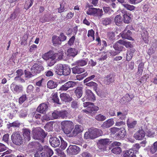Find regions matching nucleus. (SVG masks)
<instances>
[{
  "instance_id": "1",
  "label": "nucleus",
  "mask_w": 157,
  "mask_h": 157,
  "mask_svg": "<svg viewBox=\"0 0 157 157\" xmlns=\"http://www.w3.org/2000/svg\"><path fill=\"white\" fill-rule=\"evenodd\" d=\"M30 144L35 145L38 151L35 154L34 157H51L53 154V151L48 147L43 149L40 144L36 142H32Z\"/></svg>"
},
{
  "instance_id": "2",
  "label": "nucleus",
  "mask_w": 157,
  "mask_h": 157,
  "mask_svg": "<svg viewBox=\"0 0 157 157\" xmlns=\"http://www.w3.org/2000/svg\"><path fill=\"white\" fill-rule=\"evenodd\" d=\"M62 125L64 133L69 137H72L71 136V135L72 132V129L74 128L73 123L70 121H65L62 122Z\"/></svg>"
},
{
  "instance_id": "3",
  "label": "nucleus",
  "mask_w": 157,
  "mask_h": 157,
  "mask_svg": "<svg viewBox=\"0 0 157 157\" xmlns=\"http://www.w3.org/2000/svg\"><path fill=\"white\" fill-rule=\"evenodd\" d=\"M100 132H102L101 130L96 128H90L88 132L85 133L84 138L86 139H94L97 136Z\"/></svg>"
},
{
  "instance_id": "4",
  "label": "nucleus",
  "mask_w": 157,
  "mask_h": 157,
  "mask_svg": "<svg viewBox=\"0 0 157 157\" xmlns=\"http://www.w3.org/2000/svg\"><path fill=\"white\" fill-rule=\"evenodd\" d=\"M32 134L34 139L38 140H42L46 135L44 131L40 128L34 129Z\"/></svg>"
},
{
  "instance_id": "5",
  "label": "nucleus",
  "mask_w": 157,
  "mask_h": 157,
  "mask_svg": "<svg viewBox=\"0 0 157 157\" xmlns=\"http://www.w3.org/2000/svg\"><path fill=\"white\" fill-rule=\"evenodd\" d=\"M11 139L13 143L17 145L22 144L24 141L22 136L19 132H13L11 136Z\"/></svg>"
},
{
  "instance_id": "6",
  "label": "nucleus",
  "mask_w": 157,
  "mask_h": 157,
  "mask_svg": "<svg viewBox=\"0 0 157 157\" xmlns=\"http://www.w3.org/2000/svg\"><path fill=\"white\" fill-rule=\"evenodd\" d=\"M84 107H87L86 109L83 110L82 111L87 114L91 113L94 111H97L99 109V107L95 106L93 104L88 102H86L83 103Z\"/></svg>"
},
{
  "instance_id": "7",
  "label": "nucleus",
  "mask_w": 157,
  "mask_h": 157,
  "mask_svg": "<svg viewBox=\"0 0 157 157\" xmlns=\"http://www.w3.org/2000/svg\"><path fill=\"white\" fill-rule=\"evenodd\" d=\"M121 143L118 142H114L111 144V147L109 149H111V152L116 154H119L121 152V148L119 147Z\"/></svg>"
},
{
  "instance_id": "8",
  "label": "nucleus",
  "mask_w": 157,
  "mask_h": 157,
  "mask_svg": "<svg viewBox=\"0 0 157 157\" xmlns=\"http://www.w3.org/2000/svg\"><path fill=\"white\" fill-rule=\"evenodd\" d=\"M111 142V141L108 139L100 140L98 143V147L101 151H104L106 150V146L109 144Z\"/></svg>"
},
{
  "instance_id": "9",
  "label": "nucleus",
  "mask_w": 157,
  "mask_h": 157,
  "mask_svg": "<svg viewBox=\"0 0 157 157\" xmlns=\"http://www.w3.org/2000/svg\"><path fill=\"white\" fill-rule=\"evenodd\" d=\"M85 85L88 86L92 88L94 90L96 91L97 94L101 97H105L106 94H105L103 92L101 91H98L97 90L98 88V85L95 82L91 81L89 82H86Z\"/></svg>"
},
{
  "instance_id": "10",
  "label": "nucleus",
  "mask_w": 157,
  "mask_h": 157,
  "mask_svg": "<svg viewBox=\"0 0 157 157\" xmlns=\"http://www.w3.org/2000/svg\"><path fill=\"white\" fill-rule=\"evenodd\" d=\"M95 99V98L94 94L92 91L90 90H87L86 91V94L85 96L82 99V101H86L94 100Z\"/></svg>"
},
{
  "instance_id": "11",
  "label": "nucleus",
  "mask_w": 157,
  "mask_h": 157,
  "mask_svg": "<svg viewBox=\"0 0 157 157\" xmlns=\"http://www.w3.org/2000/svg\"><path fill=\"white\" fill-rule=\"evenodd\" d=\"M79 148L76 145H70L67 150L68 153L71 155H76L80 151Z\"/></svg>"
},
{
  "instance_id": "12",
  "label": "nucleus",
  "mask_w": 157,
  "mask_h": 157,
  "mask_svg": "<svg viewBox=\"0 0 157 157\" xmlns=\"http://www.w3.org/2000/svg\"><path fill=\"white\" fill-rule=\"evenodd\" d=\"M44 70L42 66L40 64H35L31 68V72L33 74L39 73Z\"/></svg>"
},
{
  "instance_id": "13",
  "label": "nucleus",
  "mask_w": 157,
  "mask_h": 157,
  "mask_svg": "<svg viewBox=\"0 0 157 157\" xmlns=\"http://www.w3.org/2000/svg\"><path fill=\"white\" fill-rule=\"evenodd\" d=\"M10 87L11 90L16 94H19L22 91L23 89L22 86L16 85L13 82L11 84Z\"/></svg>"
},
{
  "instance_id": "14",
  "label": "nucleus",
  "mask_w": 157,
  "mask_h": 157,
  "mask_svg": "<svg viewBox=\"0 0 157 157\" xmlns=\"http://www.w3.org/2000/svg\"><path fill=\"white\" fill-rule=\"evenodd\" d=\"M76 82H75L69 81L62 85L60 88V89L62 90H67L69 88L73 87L75 86Z\"/></svg>"
},
{
  "instance_id": "15",
  "label": "nucleus",
  "mask_w": 157,
  "mask_h": 157,
  "mask_svg": "<svg viewBox=\"0 0 157 157\" xmlns=\"http://www.w3.org/2000/svg\"><path fill=\"white\" fill-rule=\"evenodd\" d=\"M48 106L47 103H42L40 104L36 109V111L39 113H44L47 111Z\"/></svg>"
},
{
  "instance_id": "16",
  "label": "nucleus",
  "mask_w": 157,
  "mask_h": 157,
  "mask_svg": "<svg viewBox=\"0 0 157 157\" xmlns=\"http://www.w3.org/2000/svg\"><path fill=\"white\" fill-rule=\"evenodd\" d=\"M120 34L123 38L127 39L129 40H133L131 36L132 34L131 32L129 30H127L126 28Z\"/></svg>"
},
{
  "instance_id": "17",
  "label": "nucleus",
  "mask_w": 157,
  "mask_h": 157,
  "mask_svg": "<svg viewBox=\"0 0 157 157\" xmlns=\"http://www.w3.org/2000/svg\"><path fill=\"white\" fill-rule=\"evenodd\" d=\"M56 54L54 53L51 51L48 52L44 54L42 56V58L45 60H47L50 59L51 60H55L56 59Z\"/></svg>"
},
{
  "instance_id": "18",
  "label": "nucleus",
  "mask_w": 157,
  "mask_h": 157,
  "mask_svg": "<svg viewBox=\"0 0 157 157\" xmlns=\"http://www.w3.org/2000/svg\"><path fill=\"white\" fill-rule=\"evenodd\" d=\"M83 131V128L81 125H76L71 135V136H72V137H75L78 133L82 132Z\"/></svg>"
},
{
  "instance_id": "19",
  "label": "nucleus",
  "mask_w": 157,
  "mask_h": 157,
  "mask_svg": "<svg viewBox=\"0 0 157 157\" xmlns=\"http://www.w3.org/2000/svg\"><path fill=\"white\" fill-rule=\"evenodd\" d=\"M60 138L52 137L50 138L49 141L50 144L52 147H56L59 145L60 144Z\"/></svg>"
},
{
  "instance_id": "20",
  "label": "nucleus",
  "mask_w": 157,
  "mask_h": 157,
  "mask_svg": "<svg viewBox=\"0 0 157 157\" xmlns=\"http://www.w3.org/2000/svg\"><path fill=\"white\" fill-rule=\"evenodd\" d=\"M145 136L144 131L141 130L137 131L134 135V137L137 140H143Z\"/></svg>"
},
{
  "instance_id": "21",
  "label": "nucleus",
  "mask_w": 157,
  "mask_h": 157,
  "mask_svg": "<svg viewBox=\"0 0 157 157\" xmlns=\"http://www.w3.org/2000/svg\"><path fill=\"white\" fill-rule=\"evenodd\" d=\"M114 124L113 119L111 118L107 120L101 125V127L103 129L109 128L112 126Z\"/></svg>"
},
{
  "instance_id": "22",
  "label": "nucleus",
  "mask_w": 157,
  "mask_h": 157,
  "mask_svg": "<svg viewBox=\"0 0 157 157\" xmlns=\"http://www.w3.org/2000/svg\"><path fill=\"white\" fill-rule=\"evenodd\" d=\"M22 132L24 140L25 141H29L31 138L30 130L28 129H23Z\"/></svg>"
},
{
  "instance_id": "23",
  "label": "nucleus",
  "mask_w": 157,
  "mask_h": 157,
  "mask_svg": "<svg viewBox=\"0 0 157 157\" xmlns=\"http://www.w3.org/2000/svg\"><path fill=\"white\" fill-rule=\"evenodd\" d=\"M123 153L124 157H136V153L134 152V151L132 149L124 151L123 152Z\"/></svg>"
},
{
  "instance_id": "24",
  "label": "nucleus",
  "mask_w": 157,
  "mask_h": 157,
  "mask_svg": "<svg viewBox=\"0 0 157 157\" xmlns=\"http://www.w3.org/2000/svg\"><path fill=\"white\" fill-rule=\"evenodd\" d=\"M91 6L89 4H88L87 7H89L88 9L86 11V13L88 15L96 16V12L97 11V9L93 7H91Z\"/></svg>"
},
{
  "instance_id": "25",
  "label": "nucleus",
  "mask_w": 157,
  "mask_h": 157,
  "mask_svg": "<svg viewBox=\"0 0 157 157\" xmlns=\"http://www.w3.org/2000/svg\"><path fill=\"white\" fill-rule=\"evenodd\" d=\"M127 124L129 128H133L135 127L137 124V121L133 120L128 119L127 121Z\"/></svg>"
},
{
  "instance_id": "26",
  "label": "nucleus",
  "mask_w": 157,
  "mask_h": 157,
  "mask_svg": "<svg viewBox=\"0 0 157 157\" xmlns=\"http://www.w3.org/2000/svg\"><path fill=\"white\" fill-rule=\"evenodd\" d=\"M72 73L74 74H79L84 72L85 70L83 68L76 66L72 68Z\"/></svg>"
},
{
  "instance_id": "27",
  "label": "nucleus",
  "mask_w": 157,
  "mask_h": 157,
  "mask_svg": "<svg viewBox=\"0 0 157 157\" xmlns=\"http://www.w3.org/2000/svg\"><path fill=\"white\" fill-rule=\"evenodd\" d=\"M60 97L62 101L65 102L71 101V98L69 95L66 93L61 94L60 95Z\"/></svg>"
},
{
  "instance_id": "28",
  "label": "nucleus",
  "mask_w": 157,
  "mask_h": 157,
  "mask_svg": "<svg viewBox=\"0 0 157 157\" xmlns=\"http://www.w3.org/2000/svg\"><path fill=\"white\" fill-rule=\"evenodd\" d=\"M64 65L62 64H58L56 67L55 72L59 75H63Z\"/></svg>"
},
{
  "instance_id": "29",
  "label": "nucleus",
  "mask_w": 157,
  "mask_h": 157,
  "mask_svg": "<svg viewBox=\"0 0 157 157\" xmlns=\"http://www.w3.org/2000/svg\"><path fill=\"white\" fill-rule=\"evenodd\" d=\"M123 19L120 15H117L114 18V22L118 26L121 25L122 23Z\"/></svg>"
},
{
  "instance_id": "30",
  "label": "nucleus",
  "mask_w": 157,
  "mask_h": 157,
  "mask_svg": "<svg viewBox=\"0 0 157 157\" xmlns=\"http://www.w3.org/2000/svg\"><path fill=\"white\" fill-rule=\"evenodd\" d=\"M67 55L69 56H75L77 54V51L75 49L71 48L67 50Z\"/></svg>"
},
{
  "instance_id": "31",
  "label": "nucleus",
  "mask_w": 157,
  "mask_h": 157,
  "mask_svg": "<svg viewBox=\"0 0 157 157\" xmlns=\"http://www.w3.org/2000/svg\"><path fill=\"white\" fill-rule=\"evenodd\" d=\"M121 44L118 40L113 46L114 48L118 52H120L122 50L124 47L122 46Z\"/></svg>"
},
{
  "instance_id": "32",
  "label": "nucleus",
  "mask_w": 157,
  "mask_h": 157,
  "mask_svg": "<svg viewBox=\"0 0 157 157\" xmlns=\"http://www.w3.org/2000/svg\"><path fill=\"white\" fill-rule=\"evenodd\" d=\"M125 131L124 128H118L117 136L120 137L121 138H123L125 136Z\"/></svg>"
},
{
  "instance_id": "33",
  "label": "nucleus",
  "mask_w": 157,
  "mask_h": 157,
  "mask_svg": "<svg viewBox=\"0 0 157 157\" xmlns=\"http://www.w3.org/2000/svg\"><path fill=\"white\" fill-rule=\"evenodd\" d=\"M57 86V83L52 80L49 81L47 84V87L51 89L55 88Z\"/></svg>"
},
{
  "instance_id": "34",
  "label": "nucleus",
  "mask_w": 157,
  "mask_h": 157,
  "mask_svg": "<svg viewBox=\"0 0 157 157\" xmlns=\"http://www.w3.org/2000/svg\"><path fill=\"white\" fill-rule=\"evenodd\" d=\"M75 93L77 97L79 98L82 94V89L81 87H78L75 90Z\"/></svg>"
},
{
  "instance_id": "35",
  "label": "nucleus",
  "mask_w": 157,
  "mask_h": 157,
  "mask_svg": "<svg viewBox=\"0 0 157 157\" xmlns=\"http://www.w3.org/2000/svg\"><path fill=\"white\" fill-rule=\"evenodd\" d=\"M119 42L123 45H124L126 48H131L132 47V45L131 42L126 41L123 40H119Z\"/></svg>"
},
{
  "instance_id": "36",
  "label": "nucleus",
  "mask_w": 157,
  "mask_h": 157,
  "mask_svg": "<svg viewBox=\"0 0 157 157\" xmlns=\"http://www.w3.org/2000/svg\"><path fill=\"white\" fill-rule=\"evenodd\" d=\"M71 72V70L69 67L65 65H64L62 73L63 75H69Z\"/></svg>"
},
{
  "instance_id": "37",
  "label": "nucleus",
  "mask_w": 157,
  "mask_h": 157,
  "mask_svg": "<svg viewBox=\"0 0 157 157\" xmlns=\"http://www.w3.org/2000/svg\"><path fill=\"white\" fill-rule=\"evenodd\" d=\"M112 19L111 17H106L102 19V22L103 25H109L112 22Z\"/></svg>"
},
{
  "instance_id": "38",
  "label": "nucleus",
  "mask_w": 157,
  "mask_h": 157,
  "mask_svg": "<svg viewBox=\"0 0 157 157\" xmlns=\"http://www.w3.org/2000/svg\"><path fill=\"white\" fill-rule=\"evenodd\" d=\"M61 141V145H60V147L61 149L63 150H64L67 146V144L66 142L64 141L63 138L61 136H59Z\"/></svg>"
},
{
  "instance_id": "39",
  "label": "nucleus",
  "mask_w": 157,
  "mask_h": 157,
  "mask_svg": "<svg viewBox=\"0 0 157 157\" xmlns=\"http://www.w3.org/2000/svg\"><path fill=\"white\" fill-rule=\"evenodd\" d=\"M52 42L54 46L61 44V41L58 37L54 36H52Z\"/></svg>"
},
{
  "instance_id": "40",
  "label": "nucleus",
  "mask_w": 157,
  "mask_h": 157,
  "mask_svg": "<svg viewBox=\"0 0 157 157\" xmlns=\"http://www.w3.org/2000/svg\"><path fill=\"white\" fill-rule=\"evenodd\" d=\"M88 61L87 59L85 60L81 59L77 61L76 63L78 66H83L86 65Z\"/></svg>"
},
{
  "instance_id": "41",
  "label": "nucleus",
  "mask_w": 157,
  "mask_h": 157,
  "mask_svg": "<svg viewBox=\"0 0 157 157\" xmlns=\"http://www.w3.org/2000/svg\"><path fill=\"white\" fill-rule=\"evenodd\" d=\"M69 116V113L66 111L63 110L59 112V117L62 118H66Z\"/></svg>"
},
{
  "instance_id": "42",
  "label": "nucleus",
  "mask_w": 157,
  "mask_h": 157,
  "mask_svg": "<svg viewBox=\"0 0 157 157\" xmlns=\"http://www.w3.org/2000/svg\"><path fill=\"white\" fill-rule=\"evenodd\" d=\"M124 21L125 23H128L130 22L131 17L130 14H124L123 15Z\"/></svg>"
},
{
  "instance_id": "43",
  "label": "nucleus",
  "mask_w": 157,
  "mask_h": 157,
  "mask_svg": "<svg viewBox=\"0 0 157 157\" xmlns=\"http://www.w3.org/2000/svg\"><path fill=\"white\" fill-rule=\"evenodd\" d=\"M132 96H130L129 94H126L125 97H123L121 100V102H122V100L124 101L122 102L123 103H125L126 102H128L130 101L132 99Z\"/></svg>"
},
{
  "instance_id": "44",
  "label": "nucleus",
  "mask_w": 157,
  "mask_h": 157,
  "mask_svg": "<svg viewBox=\"0 0 157 157\" xmlns=\"http://www.w3.org/2000/svg\"><path fill=\"white\" fill-rule=\"evenodd\" d=\"M114 81V77L113 75H109L106 77V84H109L110 82H113Z\"/></svg>"
},
{
  "instance_id": "45",
  "label": "nucleus",
  "mask_w": 157,
  "mask_h": 157,
  "mask_svg": "<svg viewBox=\"0 0 157 157\" xmlns=\"http://www.w3.org/2000/svg\"><path fill=\"white\" fill-rule=\"evenodd\" d=\"M135 51V50L132 49L128 51L127 53V59H128L129 60L132 57Z\"/></svg>"
},
{
  "instance_id": "46",
  "label": "nucleus",
  "mask_w": 157,
  "mask_h": 157,
  "mask_svg": "<svg viewBox=\"0 0 157 157\" xmlns=\"http://www.w3.org/2000/svg\"><path fill=\"white\" fill-rule=\"evenodd\" d=\"M52 98L54 102L58 104H59V99L58 97L57 93H53L52 94Z\"/></svg>"
},
{
  "instance_id": "47",
  "label": "nucleus",
  "mask_w": 157,
  "mask_h": 157,
  "mask_svg": "<svg viewBox=\"0 0 157 157\" xmlns=\"http://www.w3.org/2000/svg\"><path fill=\"white\" fill-rule=\"evenodd\" d=\"M150 127L148 126L147 128V130L146 132L147 133L148 136L149 137H152L154 136V132L153 131V129L152 128H149Z\"/></svg>"
},
{
  "instance_id": "48",
  "label": "nucleus",
  "mask_w": 157,
  "mask_h": 157,
  "mask_svg": "<svg viewBox=\"0 0 157 157\" xmlns=\"http://www.w3.org/2000/svg\"><path fill=\"white\" fill-rule=\"evenodd\" d=\"M95 119L98 121H103L106 119V117L101 114H99L96 116Z\"/></svg>"
},
{
  "instance_id": "49",
  "label": "nucleus",
  "mask_w": 157,
  "mask_h": 157,
  "mask_svg": "<svg viewBox=\"0 0 157 157\" xmlns=\"http://www.w3.org/2000/svg\"><path fill=\"white\" fill-rule=\"evenodd\" d=\"M126 115L124 112H117V116L121 120L125 119Z\"/></svg>"
},
{
  "instance_id": "50",
  "label": "nucleus",
  "mask_w": 157,
  "mask_h": 157,
  "mask_svg": "<svg viewBox=\"0 0 157 157\" xmlns=\"http://www.w3.org/2000/svg\"><path fill=\"white\" fill-rule=\"evenodd\" d=\"M33 0H28L26 2L25 4V8L27 10L29 9L32 5Z\"/></svg>"
},
{
  "instance_id": "51",
  "label": "nucleus",
  "mask_w": 157,
  "mask_h": 157,
  "mask_svg": "<svg viewBox=\"0 0 157 157\" xmlns=\"http://www.w3.org/2000/svg\"><path fill=\"white\" fill-rule=\"evenodd\" d=\"M123 6L127 10L130 11L134 10L135 9V7L133 5L128 4H123Z\"/></svg>"
},
{
  "instance_id": "52",
  "label": "nucleus",
  "mask_w": 157,
  "mask_h": 157,
  "mask_svg": "<svg viewBox=\"0 0 157 157\" xmlns=\"http://www.w3.org/2000/svg\"><path fill=\"white\" fill-rule=\"evenodd\" d=\"M87 36L88 37L91 38V40H94V31L93 30L91 29L88 31Z\"/></svg>"
},
{
  "instance_id": "53",
  "label": "nucleus",
  "mask_w": 157,
  "mask_h": 157,
  "mask_svg": "<svg viewBox=\"0 0 157 157\" xmlns=\"http://www.w3.org/2000/svg\"><path fill=\"white\" fill-rule=\"evenodd\" d=\"M96 12V16H97L98 18H100L103 15V11L102 9H97Z\"/></svg>"
},
{
  "instance_id": "54",
  "label": "nucleus",
  "mask_w": 157,
  "mask_h": 157,
  "mask_svg": "<svg viewBox=\"0 0 157 157\" xmlns=\"http://www.w3.org/2000/svg\"><path fill=\"white\" fill-rule=\"evenodd\" d=\"M144 64L143 63H140L138 67V73L141 75L144 69Z\"/></svg>"
},
{
  "instance_id": "55",
  "label": "nucleus",
  "mask_w": 157,
  "mask_h": 157,
  "mask_svg": "<svg viewBox=\"0 0 157 157\" xmlns=\"http://www.w3.org/2000/svg\"><path fill=\"white\" fill-rule=\"evenodd\" d=\"M59 117V112L55 111L52 113V117L51 119H57Z\"/></svg>"
},
{
  "instance_id": "56",
  "label": "nucleus",
  "mask_w": 157,
  "mask_h": 157,
  "mask_svg": "<svg viewBox=\"0 0 157 157\" xmlns=\"http://www.w3.org/2000/svg\"><path fill=\"white\" fill-rule=\"evenodd\" d=\"M157 151V150L153 144H152L151 146L149 147L148 150V152L152 154H154Z\"/></svg>"
},
{
  "instance_id": "57",
  "label": "nucleus",
  "mask_w": 157,
  "mask_h": 157,
  "mask_svg": "<svg viewBox=\"0 0 157 157\" xmlns=\"http://www.w3.org/2000/svg\"><path fill=\"white\" fill-rule=\"evenodd\" d=\"M27 99L26 96L25 94L22 95L19 99V102L21 104L23 103Z\"/></svg>"
},
{
  "instance_id": "58",
  "label": "nucleus",
  "mask_w": 157,
  "mask_h": 157,
  "mask_svg": "<svg viewBox=\"0 0 157 157\" xmlns=\"http://www.w3.org/2000/svg\"><path fill=\"white\" fill-rule=\"evenodd\" d=\"M27 113L25 110H21L20 112L19 116L21 118H25L27 116Z\"/></svg>"
},
{
  "instance_id": "59",
  "label": "nucleus",
  "mask_w": 157,
  "mask_h": 157,
  "mask_svg": "<svg viewBox=\"0 0 157 157\" xmlns=\"http://www.w3.org/2000/svg\"><path fill=\"white\" fill-rule=\"evenodd\" d=\"M144 34H142V36L143 40L146 43H147L148 41V35L147 32L146 31Z\"/></svg>"
},
{
  "instance_id": "60",
  "label": "nucleus",
  "mask_w": 157,
  "mask_h": 157,
  "mask_svg": "<svg viewBox=\"0 0 157 157\" xmlns=\"http://www.w3.org/2000/svg\"><path fill=\"white\" fill-rule=\"evenodd\" d=\"M44 128H45L46 130L48 132L52 131L53 129L52 125L50 123L46 124L44 126Z\"/></svg>"
},
{
  "instance_id": "61",
  "label": "nucleus",
  "mask_w": 157,
  "mask_h": 157,
  "mask_svg": "<svg viewBox=\"0 0 157 157\" xmlns=\"http://www.w3.org/2000/svg\"><path fill=\"white\" fill-rule=\"evenodd\" d=\"M107 3L111 5L113 7L115 8L116 7V4L113 2L115 1V0H102Z\"/></svg>"
},
{
  "instance_id": "62",
  "label": "nucleus",
  "mask_w": 157,
  "mask_h": 157,
  "mask_svg": "<svg viewBox=\"0 0 157 157\" xmlns=\"http://www.w3.org/2000/svg\"><path fill=\"white\" fill-rule=\"evenodd\" d=\"M55 54H57L56 56V59L57 58L59 59L60 60L63 58V53L62 51H60L58 53H55Z\"/></svg>"
},
{
  "instance_id": "63",
  "label": "nucleus",
  "mask_w": 157,
  "mask_h": 157,
  "mask_svg": "<svg viewBox=\"0 0 157 157\" xmlns=\"http://www.w3.org/2000/svg\"><path fill=\"white\" fill-rule=\"evenodd\" d=\"M33 118L36 119H39L41 120V115L38 113L37 111L33 113Z\"/></svg>"
},
{
  "instance_id": "64",
  "label": "nucleus",
  "mask_w": 157,
  "mask_h": 157,
  "mask_svg": "<svg viewBox=\"0 0 157 157\" xmlns=\"http://www.w3.org/2000/svg\"><path fill=\"white\" fill-rule=\"evenodd\" d=\"M33 86L31 85H29L27 88L26 92L28 93L31 94L33 92Z\"/></svg>"
}]
</instances>
